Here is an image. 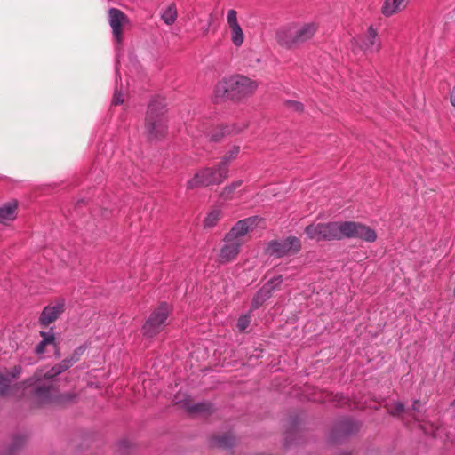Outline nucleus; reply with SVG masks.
Wrapping results in <instances>:
<instances>
[{
    "label": "nucleus",
    "instance_id": "1",
    "mask_svg": "<svg viewBox=\"0 0 455 455\" xmlns=\"http://www.w3.org/2000/svg\"><path fill=\"white\" fill-rule=\"evenodd\" d=\"M25 395L30 400L33 407H43L52 403H62L71 401L75 396L72 394L60 395L59 390L48 379H41L37 374L24 382Z\"/></svg>",
    "mask_w": 455,
    "mask_h": 455
},
{
    "label": "nucleus",
    "instance_id": "2",
    "mask_svg": "<svg viewBox=\"0 0 455 455\" xmlns=\"http://www.w3.org/2000/svg\"><path fill=\"white\" fill-rule=\"evenodd\" d=\"M259 84L243 75H235L219 81L214 88L216 100L240 101L252 95Z\"/></svg>",
    "mask_w": 455,
    "mask_h": 455
},
{
    "label": "nucleus",
    "instance_id": "3",
    "mask_svg": "<svg viewBox=\"0 0 455 455\" xmlns=\"http://www.w3.org/2000/svg\"><path fill=\"white\" fill-rule=\"evenodd\" d=\"M165 107L164 100L160 98L151 100L148 104L145 118V132L150 142L163 140L167 133Z\"/></svg>",
    "mask_w": 455,
    "mask_h": 455
},
{
    "label": "nucleus",
    "instance_id": "4",
    "mask_svg": "<svg viewBox=\"0 0 455 455\" xmlns=\"http://www.w3.org/2000/svg\"><path fill=\"white\" fill-rule=\"evenodd\" d=\"M313 36L312 23H291L276 31V42L286 49L300 46Z\"/></svg>",
    "mask_w": 455,
    "mask_h": 455
},
{
    "label": "nucleus",
    "instance_id": "5",
    "mask_svg": "<svg viewBox=\"0 0 455 455\" xmlns=\"http://www.w3.org/2000/svg\"><path fill=\"white\" fill-rule=\"evenodd\" d=\"M228 176V168L225 164H218L214 167H205L199 170L194 177L187 182L188 189L198 187H208L222 183Z\"/></svg>",
    "mask_w": 455,
    "mask_h": 455
},
{
    "label": "nucleus",
    "instance_id": "6",
    "mask_svg": "<svg viewBox=\"0 0 455 455\" xmlns=\"http://www.w3.org/2000/svg\"><path fill=\"white\" fill-rule=\"evenodd\" d=\"M171 311L172 307L167 302H162L146 320L142 327L143 335L153 338L160 333L164 328Z\"/></svg>",
    "mask_w": 455,
    "mask_h": 455
},
{
    "label": "nucleus",
    "instance_id": "7",
    "mask_svg": "<svg viewBox=\"0 0 455 455\" xmlns=\"http://www.w3.org/2000/svg\"><path fill=\"white\" fill-rule=\"evenodd\" d=\"M301 248L300 240L295 236L272 240L267 243V251L270 256L283 258L297 253Z\"/></svg>",
    "mask_w": 455,
    "mask_h": 455
},
{
    "label": "nucleus",
    "instance_id": "8",
    "mask_svg": "<svg viewBox=\"0 0 455 455\" xmlns=\"http://www.w3.org/2000/svg\"><path fill=\"white\" fill-rule=\"evenodd\" d=\"M343 238H357L368 243L377 239V234L371 228L355 221H342Z\"/></svg>",
    "mask_w": 455,
    "mask_h": 455
},
{
    "label": "nucleus",
    "instance_id": "9",
    "mask_svg": "<svg viewBox=\"0 0 455 455\" xmlns=\"http://www.w3.org/2000/svg\"><path fill=\"white\" fill-rule=\"evenodd\" d=\"M304 423L303 414L291 415L288 420V428L284 437V447L289 448L293 444L300 443L303 437L302 425Z\"/></svg>",
    "mask_w": 455,
    "mask_h": 455
},
{
    "label": "nucleus",
    "instance_id": "10",
    "mask_svg": "<svg viewBox=\"0 0 455 455\" xmlns=\"http://www.w3.org/2000/svg\"><path fill=\"white\" fill-rule=\"evenodd\" d=\"M282 283L283 276L281 275L274 276L267 281L252 298L251 310L253 311L259 308L269 298H271L273 291H275Z\"/></svg>",
    "mask_w": 455,
    "mask_h": 455
},
{
    "label": "nucleus",
    "instance_id": "11",
    "mask_svg": "<svg viewBox=\"0 0 455 455\" xmlns=\"http://www.w3.org/2000/svg\"><path fill=\"white\" fill-rule=\"evenodd\" d=\"M342 222H329L315 227V238L317 240H341L343 238Z\"/></svg>",
    "mask_w": 455,
    "mask_h": 455
},
{
    "label": "nucleus",
    "instance_id": "12",
    "mask_svg": "<svg viewBox=\"0 0 455 455\" xmlns=\"http://www.w3.org/2000/svg\"><path fill=\"white\" fill-rule=\"evenodd\" d=\"M256 220L257 217H250L237 221L226 234L224 241L242 242V238L256 225Z\"/></svg>",
    "mask_w": 455,
    "mask_h": 455
},
{
    "label": "nucleus",
    "instance_id": "13",
    "mask_svg": "<svg viewBox=\"0 0 455 455\" xmlns=\"http://www.w3.org/2000/svg\"><path fill=\"white\" fill-rule=\"evenodd\" d=\"M109 25L117 44L122 42L123 26L129 22L127 15L119 9L110 8L108 11Z\"/></svg>",
    "mask_w": 455,
    "mask_h": 455
},
{
    "label": "nucleus",
    "instance_id": "14",
    "mask_svg": "<svg viewBox=\"0 0 455 455\" xmlns=\"http://www.w3.org/2000/svg\"><path fill=\"white\" fill-rule=\"evenodd\" d=\"M65 311L64 300L58 301L54 305H48L42 310L38 323L42 327H47L51 323H54Z\"/></svg>",
    "mask_w": 455,
    "mask_h": 455
},
{
    "label": "nucleus",
    "instance_id": "15",
    "mask_svg": "<svg viewBox=\"0 0 455 455\" xmlns=\"http://www.w3.org/2000/svg\"><path fill=\"white\" fill-rule=\"evenodd\" d=\"M361 49L364 53H373L379 52L381 48V42L378 36L377 30L370 26L365 35L361 38Z\"/></svg>",
    "mask_w": 455,
    "mask_h": 455
},
{
    "label": "nucleus",
    "instance_id": "16",
    "mask_svg": "<svg viewBox=\"0 0 455 455\" xmlns=\"http://www.w3.org/2000/svg\"><path fill=\"white\" fill-rule=\"evenodd\" d=\"M227 22L231 31V41L233 44L239 47L244 41V35L237 20V12L231 9L228 12Z\"/></svg>",
    "mask_w": 455,
    "mask_h": 455
},
{
    "label": "nucleus",
    "instance_id": "17",
    "mask_svg": "<svg viewBox=\"0 0 455 455\" xmlns=\"http://www.w3.org/2000/svg\"><path fill=\"white\" fill-rule=\"evenodd\" d=\"M226 243L220 249L219 254V262L226 264L234 260L240 252L242 242L237 241H224Z\"/></svg>",
    "mask_w": 455,
    "mask_h": 455
},
{
    "label": "nucleus",
    "instance_id": "18",
    "mask_svg": "<svg viewBox=\"0 0 455 455\" xmlns=\"http://www.w3.org/2000/svg\"><path fill=\"white\" fill-rule=\"evenodd\" d=\"M359 426L350 419L340 420L334 427L331 436L334 440L341 437H347L358 431Z\"/></svg>",
    "mask_w": 455,
    "mask_h": 455
},
{
    "label": "nucleus",
    "instance_id": "19",
    "mask_svg": "<svg viewBox=\"0 0 455 455\" xmlns=\"http://www.w3.org/2000/svg\"><path fill=\"white\" fill-rule=\"evenodd\" d=\"M183 408L190 414H211L213 412V405L210 402L194 403L190 397L183 400Z\"/></svg>",
    "mask_w": 455,
    "mask_h": 455
},
{
    "label": "nucleus",
    "instance_id": "20",
    "mask_svg": "<svg viewBox=\"0 0 455 455\" xmlns=\"http://www.w3.org/2000/svg\"><path fill=\"white\" fill-rule=\"evenodd\" d=\"M245 128V125L243 127H238L235 124L228 125V124H221L217 126L211 133L207 136L210 138L211 141L218 142L220 141L225 135L228 134H235L240 132Z\"/></svg>",
    "mask_w": 455,
    "mask_h": 455
},
{
    "label": "nucleus",
    "instance_id": "21",
    "mask_svg": "<svg viewBox=\"0 0 455 455\" xmlns=\"http://www.w3.org/2000/svg\"><path fill=\"white\" fill-rule=\"evenodd\" d=\"M235 443V437L230 432L222 435H214L209 439L210 446L214 448L230 449Z\"/></svg>",
    "mask_w": 455,
    "mask_h": 455
},
{
    "label": "nucleus",
    "instance_id": "22",
    "mask_svg": "<svg viewBox=\"0 0 455 455\" xmlns=\"http://www.w3.org/2000/svg\"><path fill=\"white\" fill-rule=\"evenodd\" d=\"M27 439L26 435H12L11 443L1 451V455H16L24 447Z\"/></svg>",
    "mask_w": 455,
    "mask_h": 455
},
{
    "label": "nucleus",
    "instance_id": "23",
    "mask_svg": "<svg viewBox=\"0 0 455 455\" xmlns=\"http://www.w3.org/2000/svg\"><path fill=\"white\" fill-rule=\"evenodd\" d=\"M18 202L12 200L0 206V223H5L8 220H13L17 217Z\"/></svg>",
    "mask_w": 455,
    "mask_h": 455
},
{
    "label": "nucleus",
    "instance_id": "24",
    "mask_svg": "<svg viewBox=\"0 0 455 455\" xmlns=\"http://www.w3.org/2000/svg\"><path fill=\"white\" fill-rule=\"evenodd\" d=\"M405 6V0H385L381 7V12L384 16L390 17L401 12Z\"/></svg>",
    "mask_w": 455,
    "mask_h": 455
},
{
    "label": "nucleus",
    "instance_id": "25",
    "mask_svg": "<svg viewBox=\"0 0 455 455\" xmlns=\"http://www.w3.org/2000/svg\"><path fill=\"white\" fill-rule=\"evenodd\" d=\"M73 364L71 362L66 358L62 360L60 363L55 364L45 374L44 378L52 380V379L60 373L64 372L68 369H69Z\"/></svg>",
    "mask_w": 455,
    "mask_h": 455
},
{
    "label": "nucleus",
    "instance_id": "26",
    "mask_svg": "<svg viewBox=\"0 0 455 455\" xmlns=\"http://www.w3.org/2000/svg\"><path fill=\"white\" fill-rule=\"evenodd\" d=\"M16 378L15 374H2L0 373V395L3 397L8 396L11 394L13 387L11 386L12 379Z\"/></svg>",
    "mask_w": 455,
    "mask_h": 455
},
{
    "label": "nucleus",
    "instance_id": "27",
    "mask_svg": "<svg viewBox=\"0 0 455 455\" xmlns=\"http://www.w3.org/2000/svg\"><path fill=\"white\" fill-rule=\"evenodd\" d=\"M222 217V212L220 209L211 211L204 220V228H212Z\"/></svg>",
    "mask_w": 455,
    "mask_h": 455
},
{
    "label": "nucleus",
    "instance_id": "28",
    "mask_svg": "<svg viewBox=\"0 0 455 455\" xmlns=\"http://www.w3.org/2000/svg\"><path fill=\"white\" fill-rule=\"evenodd\" d=\"M177 10L174 4L168 6L166 10L162 13V20L167 25H172L177 20Z\"/></svg>",
    "mask_w": 455,
    "mask_h": 455
},
{
    "label": "nucleus",
    "instance_id": "29",
    "mask_svg": "<svg viewBox=\"0 0 455 455\" xmlns=\"http://www.w3.org/2000/svg\"><path fill=\"white\" fill-rule=\"evenodd\" d=\"M242 180H237L226 186L220 193V197L224 200L231 198L232 193L242 185Z\"/></svg>",
    "mask_w": 455,
    "mask_h": 455
},
{
    "label": "nucleus",
    "instance_id": "30",
    "mask_svg": "<svg viewBox=\"0 0 455 455\" xmlns=\"http://www.w3.org/2000/svg\"><path fill=\"white\" fill-rule=\"evenodd\" d=\"M240 152V147L239 146H234L222 158L221 162L220 164H225V167L228 168V163L236 158Z\"/></svg>",
    "mask_w": 455,
    "mask_h": 455
},
{
    "label": "nucleus",
    "instance_id": "31",
    "mask_svg": "<svg viewBox=\"0 0 455 455\" xmlns=\"http://www.w3.org/2000/svg\"><path fill=\"white\" fill-rule=\"evenodd\" d=\"M388 413L392 416H400L404 412V404L401 402H395L387 405Z\"/></svg>",
    "mask_w": 455,
    "mask_h": 455
},
{
    "label": "nucleus",
    "instance_id": "32",
    "mask_svg": "<svg viewBox=\"0 0 455 455\" xmlns=\"http://www.w3.org/2000/svg\"><path fill=\"white\" fill-rule=\"evenodd\" d=\"M330 400L333 402L336 406L344 407L347 405L348 407H350V400L342 395H331Z\"/></svg>",
    "mask_w": 455,
    "mask_h": 455
},
{
    "label": "nucleus",
    "instance_id": "33",
    "mask_svg": "<svg viewBox=\"0 0 455 455\" xmlns=\"http://www.w3.org/2000/svg\"><path fill=\"white\" fill-rule=\"evenodd\" d=\"M251 323V316L250 315H243L238 318L236 326L241 331H244Z\"/></svg>",
    "mask_w": 455,
    "mask_h": 455
},
{
    "label": "nucleus",
    "instance_id": "34",
    "mask_svg": "<svg viewBox=\"0 0 455 455\" xmlns=\"http://www.w3.org/2000/svg\"><path fill=\"white\" fill-rule=\"evenodd\" d=\"M39 334L43 339L42 340L48 339L47 342L52 344L56 347L55 336L52 328H51L49 331H40Z\"/></svg>",
    "mask_w": 455,
    "mask_h": 455
},
{
    "label": "nucleus",
    "instance_id": "35",
    "mask_svg": "<svg viewBox=\"0 0 455 455\" xmlns=\"http://www.w3.org/2000/svg\"><path fill=\"white\" fill-rule=\"evenodd\" d=\"M85 348L86 347L84 346H80L74 350L72 355L68 358L71 362L72 364H74L75 363H76L80 360V357L85 351Z\"/></svg>",
    "mask_w": 455,
    "mask_h": 455
},
{
    "label": "nucleus",
    "instance_id": "36",
    "mask_svg": "<svg viewBox=\"0 0 455 455\" xmlns=\"http://www.w3.org/2000/svg\"><path fill=\"white\" fill-rule=\"evenodd\" d=\"M286 106L290 108H292L294 111L298 113L303 112L304 107L303 104L299 101L294 100H287L285 102Z\"/></svg>",
    "mask_w": 455,
    "mask_h": 455
},
{
    "label": "nucleus",
    "instance_id": "37",
    "mask_svg": "<svg viewBox=\"0 0 455 455\" xmlns=\"http://www.w3.org/2000/svg\"><path fill=\"white\" fill-rule=\"evenodd\" d=\"M48 339H45V340H41L36 346V348H35V352L36 354L37 355H42L45 352V347L47 345H52L51 343H48L47 342Z\"/></svg>",
    "mask_w": 455,
    "mask_h": 455
},
{
    "label": "nucleus",
    "instance_id": "38",
    "mask_svg": "<svg viewBox=\"0 0 455 455\" xmlns=\"http://www.w3.org/2000/svg\"><path fill=\"white\" fill-rule=\"evenodd\" d=\"M123 102H124V95L119 92H116L114 94L113 100H112V104L113 105H120Z\"/></svg>",
    "mask_w": 455,
    "mask_h": 455
},
{
    "label": "nucleus",
    "instance_id": "39",
    "mask_svg": "<svg viewBox=\"0 0 455 455\" xmlns=\"http://www.w3.org/2000/svg\"><path fill=\"white\" fill-rule=\"evenodd\" d=\"M128 448H130V443H129V441H127V440H122V441H120V442H119V443H118V449H119V451H123V450H126V449H128Z\"/></svg>",
    "mask_w": 455,
    "mask_h": 455
},
{
    "label": "nucleus",
    "instance_id": "40",
    "mask_svg": "<svg viewBox=\"0 0 455 455\" xmlns=\"http://www.w3.org/2000/svg\"><path fill=\"white\" fill-rule=\"evenodd\" d=\"M450 101L453 107H455V86L451 89L450 94Z\"/></svg>",
    "mask_w": 455,
    "mask_h": 455
},
{
    "label": "nucleus",
    "instance_id": "41",
    "mask_svg": "<svg viewBox=\"0 0 455 455\" xmlns=\"http://www.w3.org/2000/svg\"><path fill=\"white\" fill-rule=\"evenodd\" d=\"M412 410L415 411H419V400H415L412 403Z\"/></svg>",
    "mask_w": 455,
    "mask_h": 455
},
{
    "label": "nucleus",
    "instance_id": "42",
    "mask_svg": "<svg viewBox=\"0 0 455 455\" xmlns=\"http://www.w3.org/2000/svg\"><path fill=\"white\" fill-rule=\"evenodd\" d=\"M312 230H313V225H308V226H307V228H306V232H307V234L308 235H310V234H311V231H312Z\"/></svg>",
    "mask_w": 455,
    "mask_h": 455
},
{
    "label": "nucleus",
    "instance_id": "43",
    "mask_svg": "<svg viewBox=\"0 0 455 455\" xmlns=\"http://www.w3.org/2000/svg\"><path fill=\"white\" fill-rule=\"evenodd\" d=\"M16 377L20 374V370L15 369L14 373Z\"/></svg>",
    "mask_w": 455,
    "mask_h": 455
},
{
    "label": "nucleus",
    "instance_id": "44",
    "mask_svg": "<svg viewBox=\"0 0 455 455\" xmlns=\"http://www.w3.org/2000/svg\"><path fill=\"white\" fill-rule=\"evenodd\" d=\"M55 355H56L57 356H60V353H59V352H57V351L55 352Z\"/></svg>",
    "mask_w": 455,
    "mask_h": 455
}]
</instances>
